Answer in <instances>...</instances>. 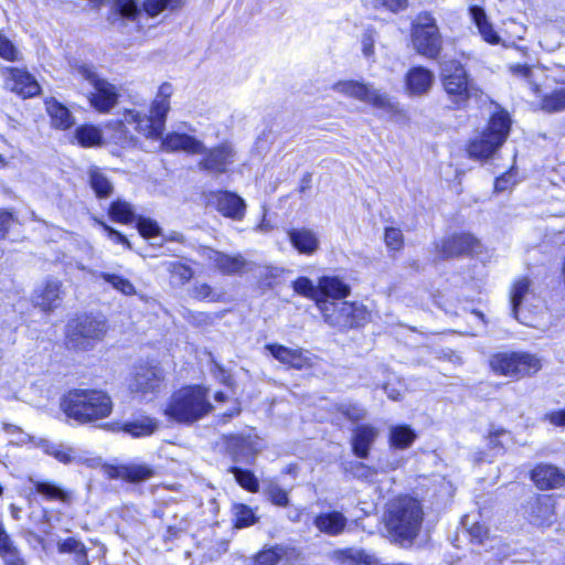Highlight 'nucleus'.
<instances>
[{
  "label": "nucleus",
  "mask_w": 565,
  "mask_h": 565,
  "mask_svg": "<svg viewBox=\"0 0 565 565\" xmlns=\"http://www.w3.org/2000/svg\"><path fill=\"white\" fill-rule=\"evenodd\" d=\"M424 520L420 502L408 495L391 500L384 513V523L392 539L399 543H413Z\"/></svg>",
  "instance_id": "1"
},
{
  "label": "nucleus",
  "mask_w": 565,
  "mask_h": 565,
  "mask_svg": "<svg viewBox=\"0 0 565 565\" xmlns=\"http://www.w3.org/2000/svg\"><path fill=\"white\" fill-rule=\"evenodd\" d=\"M61 408L67 417L86 424L109 416L113 402L102 391L72 390L62 398Z\"/></svg>",
  "instance_id": "2"
},
{
  "label": "nucleus",
  "mask_w": 565,
  "mask_h": 565,
  "mask_svg": "<svg viewBox=\"0 0 565 565\" xmlns=\"http://www.w3.org/2000/svg\"><path fill=\"white\" fill-rule=\"evenodd\" d=\"M212 408L205 388L188 386L171 396L164 413L178 423L191 424L206 416Z\"/></svg>",
  "instance_id": "3"
},
{
  "label": "nucleus",
  "mask_w": 565,
  "mask_h": 565,
  "mask_svg": "<svg viewBox=\"0 0 565 565\" xmlns=\"http://www.w3.org/2000/svg\"><path fill=\"white\" fill-rule=\"evenodd\" d=\"M440 81L450 103L449 108L462 109L472 97L479 94V88L458 61L451 60L443 64Z\"/></svg>",
  "instance_id": "4"
},
{
  "label": "nucleus",
  "mask_w": 565,
  "mask_h": 565,
  "mask_svg": "<svg viewBox=\"0 0 565 565\" xmlns=\"http://www.w3.org/2000/svg\"><path fill=\"white\" fill-rule=\"evenodd\" d=\"M107 329V321L103 316H78L66 326V345L74 350H89L103 340Z\"/></svg>",
  "instance_id": "5"
},
{
  "label": "nucleus",
  "mask_w": 565,
  "mask_h": 565,
  "mask_svg": "<svg viewBox=\"0 0 565 565\" xmlns=\"http://www.w3.org/2000/svg\"><path fill=\"white\" fill-rule=\"evenodd\" d=\"M511 127L509 114L500 110L492 115L484 131L476 137L468 147L471 158L488 159L505 141Z\"/></svg>",
  "instance_id": "6"
},
{
  "label": "nucleus",
  "mask_w": 565,
  "mask_h": 565,
  "mask_svg": "<svg viewBox=\"0 0 565 565\" xmlns=\"http://www.w3.org/2000/svg\"><path fill=\"white\" fill-rule=\"evenodd\" d=\"M411 36L416 52L435 60L443 50V38L436 19L429 12L418 13L412 22Z\"/></svg>",
  "instance_id": "7"
},
{
  "label": "nucleus",
  "mask_w": 565,
  "mask_h": 565,
  "mask_svg": "<svg viewBox=\"0 0 565 565\" xmlns=\"http://www.w3.org/2000/svg\"><path fill=\"white\" fill-rule=\"evenodd\" d=\"M74 72L84 81H87L93 90L88 94L90 106L99 113H109L118 103V88L102 78L95 71V67L88 64L76 65Z\"/></svg>",
  "instance_id": "8"
},
{
  "label": "nucleus",
  "mask_w": 565,
  "mask_h": 565,
  "mask_svg": "<svg viewBox=\"0 0 565 565\" xmlns=\"http://www.w3.org/2000/svg\"><path fill=\"white\" fill-rule=\"evenodd\" d=\"M489 363L495 374L514 379L531 376L542 367L540 359L526 352H499Z\"/></svg>",
  "instance_id": "9"
},
{
  "label": "nucleus",
  "mask_w": 565,
  "mask_h": 565,
  "mask_svg": "<svg viewBox=\"0 0 565 565\" xmlns=\"http://www.w3.org/2000/svg\"><path fill=\"white\" fill-rule=\"evenodd\" d=\"M319 310L329 326L340 330L358 328L370 320V312L366 307L356 302H322Z\"/></svg>",
  "instance_id": "10"
},
{
  "label": "nucleus",
  "mask_w": 565,
  "mask_h": 565,
  "mask_svg": "<svg viewBox=\"0 0 565 565\" xmlns=\"http://www.w3.org/2000/svg\"><path fill=\"white\" fill-rule=\"evenodd\" d=\"M332 89L335 93L367 103L380 109H386L390 107L387 95L382 94L371 84L359 81H339L332 85Z\"/></svg>",
  "instance_id": "11"
},
{
  "label": "nucleus",
  "mask_w": 565,
  "mask_h": 565,
  "mask_svg": "<svg viewBox=\"0 0 565 565\" xmlns=\"http://www.w3.org/2000/svg\"><path fill=\"white\" fill-rule=\"evenodd\" d=\"M207 205L213 206L223 216L242 221L245 216V201L230 191H212L206 196Z\"/></svg>",
  "instance_id": "12"
},
{
  "label": "nucleus",
  "mask_w": 565,
  "mask_h": 565,
  "mask_svg": "<svg viewBox=\"0 0 565 565\" xmlns=\"http://www.w3.org/2000/svg\"><path fill=\"white\" fill-rule=\"evenodd\" d=\"M164 376L161 367L156 365H139L129 382V390L131 393L147 395L156 393L160 390Z\"/></svg>",
  "instance_id": "13"
},
{
  "label": "nucleus",
  "mask_w": 565,
  "mask_h": 565,
  "mask_svg": "<svg viewBox=\"0 0 565 565\" xmlns=\"http://www.w3.org/2000/svg\"><path fill=\"white\" fill-rule=\"evenodd\" d=\"M201 154L204 156L198 163L200 170L221 174L234 162L235 150L230 142H223L211 149L205 148Z\"/></svg>",
  "instance_id": "14"
},
{
  "label": "nucleus",
  "mask_w": 565,
  "mask_h": 565,
  "mask_svg": "<svg viewBox=\"0 0 565 565\" xmlns=\"http://www.w3.org/2000/svg\"><path fill=\"white\" fill-rule=\"evenodd\" d=\"M525 513L532 524L537 526H548L554 522V500L548 495L532 498L526 502Z\"/></svg>",
  "instance_id": "15"
},
{
  "label": "nucleus",
  "mask_w": 565,
  "mask_h": 565,
  "mask_svg": "<svg viewBox=\"0 0 565 565\" xmlns=\"http://www.w3.org/2000/svg\"><path fill=\"white\" fill-rule=\"evenodd\" d=\"M479 245L478 239L471 234L462 233L452 235L436 245L441 258H451L472 252Z\"/></svg>",
  "instance_id": "16"
},
{
  "label": "nucleus",
  "mask_w": 565,
  "mask_h": 565,
  "mask_svg": "<svg viewBox=\"0 0 565 565\" xmlns=\"http://www.w3.org/2000/svg\"><path fill=\"white\" fill-rule=\"evenodd\" d=\"M62 282L55 278H49L33 294V302L43 311H52L61 305Z\"/></svg>",
  "instance_id": "17"
},
{
  "label": "nucleus",
  "mask_w": 565,
  "mask_h": 565,
  "mask_svg": "<svg viewBox=\"0 0 565 565\" xmlns=\"http://www.w3.org/2000/svg\"><path fill=\"white\" fill-rule=\"evenodd\" d=\"M380 435L379 428L370 424H361L352 429L351 446L353 454L366 459L370 450Z\"/></svg>",
  "instance_id": "18"
},
{
  "label": "nucleus",
  "mask_w": 565,
  "mask_h": 565,
  "mask_svg": "<svg viewBox=\"0 0 565 565\" xmlns=\"http://www.w3.org/2000/svg\"><path fill=\"white\" fill-rule=\"evenodd\" d=\"M124 122L135 125V129L140 135L154 140L161 139L164 130L161 120L157 121L151 115H141L136 110H126Z\"/></svg>",
  "instance_id": "19"
},
{
  "label": "nucleus",
  "mask_w": 565,
  "mask_h": 565,
  "mask_svg": "<svg viewBox=\"0 0 565 565\" xmlns=\"http://www.w3.org/2000/svg\"><path fill=\"white\" fill-rule=\"evenodd\" d=\"M531 478L542 490L559 488L565 483V473L553 465H537L531 472Z\"/></svg>",
  "instance_id": "20"
},
{
  "label": "nucleus",
  "mask_w": 565,
  "mask_h": 565,
  "mask_svg": "<svg viewBox=\"0 0 565 565\" xmlns=\"http://www.w3.org/2000/svg\"><path fill=\"white\" fill-rule=\"evenodd\" d=\"M434 73L426 67H412L405 78L406 90L409 95L422 96L427 94L434 84Z\"/></svg>",
  "instance_id": "21"
},
{
  "label": "nucleus",
  "mask_w": 565,
  "mask_h": 565,
  "mask_svg": "<svg viewBox=\"0 0 565 565\" xmlns=\"http://www.w3.org/2000/svg\"><path fill=\"white\" fill-rule=\"evenodd\" d=\"M110 479H122L129 482H142L154 476V470L146 463H132L107 468Z\"/></svg>",
  "instance_id": "22"
},
{
  "label": "nucleus",
  "mask_w": 565,
  "mask_h": 565,
  "mask_svg": "<svg viewBox=\"0 0 565 565\" xmlns=\"http://www.w3.org/2000/svg\"><path fill=\"white\" fill-rule=\"evenodd\" d=\"M141 14L138 0H113L108 21L113 25L122 26L125 21L136 22Z\"/></svg>",
  "instance_id": "23"
},
{
  "label": "nucleus",
  "mask_w": 565,
  "mask_h": 565,
  "mask_svg": "<svg viewBox=\"0 0 565 565\" xmlns=\"http://www.w3.org/2000/svg\"><path fill=\"white\" fill-rule=\"evenodd\" d=\"M162 147L169 151L183 150L192 154H199L205 151L204 143L193 136L186 134L172 132L162 140Z\"/></svg>",
  "instance_id": "24"
},
{
  "label": "nucleus",
  "mask_w": 565,
  "mask_h": 565,
  "mask_svg": "<svg viewBox=\"0 0 565 565\" xmlns=\"http://www.w3.org/2000/svg\"><path fill=\"white\" fill-rule=\"evenodd\" d=\"M7 86L24 98L33 97L40 92L38 82L29 73L19 68L11 70Z\"/></svg>",
  "instance_id": "25"
},
{
  "label": "nucleus",
  "mask_w": 565,
  "mask_h": 565,
  "mask_svg": "<svg viewBox=\"0 0 565 565\" xmlns=\"http://www.w3.org/2000/svg\"><path fill=\"white\" fill-rule=\"evenodd\" d=\"M206 257L224 275L239 274L246 265V260L242 255L231 256L212 248L206 250Z\"/></svg>",
  "instance_id": "26"
},
{
  "label": "nucleus",
  "mask_w": 565,
  "mask_h": 565,
  "mask_svg": "<svg viewBox=\"0 0 565 565\" xmlns=\"http://www.w3.org/2000/svg\"><path fill=\"white\" fill-rule=\"evenodd\" d=\"M265 348L276 360L294 369L302 370L309 365V359L300 350L280 344H267Z\"/></svg>",
  "instance_id": "27"
},
{
  "label": "nucleus",
  "mask_w": 565,
  "mask_h": 565,
  "mask_svg": "<svg viewBox=\"0 0 565 565\" xmlns=\"http://www.w3.org/2000/svg\"><path fill=\"white\" fill-rule=\"evenodd\" d=\"M348 523V519L339 511H331L318 514L315 520V526L321 532L330 536L341 534Z\"/></svg>",
  "instance_id": "28"
},
{
  "label": "nucleus",
  "mask_w": 565,
  "mask_h": 565,
  "mask_svg": "<svg viewBox=\"0 0 565 565\" xmlns=\"http://www.w3.org/2000/svg\"><path fill=\"white\" fill-rule=\"evenodd\" d=\"M288 237L292 246L301 254L311 255L319 248L317 234L309 228H292L288 231Z\"/></svg>",
  "instance_id": "29"
},
{
  "label": "nucleus",
  "mask_w": 565,
  "mask_h": 565,
  "mask_svg": "<svg viewBox=\"0 0 565 565\" xmlns=\"http://www.w3.org/2000/svg\"><path fill=\"white\" fill-rule=\"evenodd\" d=\"M318 290L321 291V301L326 303H337L332 299H342L350 294V287L338 277L324 276L319 279Z\"/></svg>",
  "instance_id": "30"
},
{
  "label": "nucleus",
  "mask_w": 565,
  "mask_h": 565,
  "mask_svg": "<svg viewBox=\"0 0 565 565\" xmlns=\"http://www.w3.org/2000/svg\"><path fill=\"white\" fill-rule=\"evenodd\" d=\"M226 448L234 461L246 460L256 452V446L250 436L231 435L226 439Z\"/></svg>",
  "instance_id": "31"
},
{
  "label": "nucleus",
  "mask_w": 565,
  "mask_h": 565,
  "mask_svg": "<svg viewBox=\"0 0 565 565\" xmlns=\"http://www.w3.org/2000/svg\"><path fill=\"white\" fill-rule=\"evenodd\" d=\"M45 108L54 128L66 130L75 124V119L70 109L57 100L53 98L46 100Z\"/></svg>",
  "instance_id": "32"
},
{
  "label": "nucleus",
  "mask_w": 565,
  "mask_h": 565,
  "mask_svg": "<svg viewBox=\"0 0 565 565\" xmlns=\"http://www.w3.org/2000/svg\"><path fill=\"white\" fill-rule=\"evenodd\" d=\"M87 181L98 199H107L114 192L113 182L98 167L93 166L88 168Z\"/></svg>",
  "instance_id": "33"
},
{
  "label": "nucleus",
  "mask_w": 565,
  "mask_h": 565,
  "mask_svg": "<svg viewBox=\"0 0 565 565\" xmlns=\"http://www.w3.org/2000/svg\"><path fill=\"white\" fill-rule=\"evenodd\" d=\"M158 422L154 418L140 415L126 422L121 429L135 438H141L152 435L158 429Z\"/></svg>",
  "instance_id": "34"
},
{
  "label": "nucleus",
  "mask_w": 565,
  "mask_h": 565,
  "mask_svg": "<svg viewBox=\"0 0 565 565\" xmlns=\"http://www.w3.org/2000/svg\"><path fill=\"white\" fill-rule=\"evenodd\" d=\"M531 286L532 282L527 277L516 279L512 286L510 303L512 315L516 320H521L519 313L522 303L533 296Z\"/></svg>",
  "instance_id": "35"
},
{
  "label": "nucleus",
  "mask_w": 565,
  "mask_h": 565,
  "mask_svg": "<svg viewBox=\"0 0 565 565\" xmlns=\"http://www.w3.org/2000/svg\"><path fill=\"white\" fill-rule=\"evenodd\" d=\"M172 94V86L169 83H163L159 87V92L152 102L150 115L157 120H161V125L166 126V117L170 110V96Z\"/></svg>",
  "instance_id": "36"
},
{
  "label": "nucleus",
  "mask_w": 565,
  "mask_h": 565,
  "mask_svg": "<svg viewBox=\"0 0 565 565\" xmlns=\"http://www.w3.org/2000/svg\"><path fill=\"white\" fill-rule=\"evenodd\" d=\"M469 12L482 39L488 43L498 44L500 42V36L488 22L484 10L478 6H472L470 7Z\"/></svg>",
  "instance_id": "37"
},
{
  "label": "nucleus",
  "mask_w": 565,
  "mask_h": 565,
  "mask_svg": "<svg viewBox=\"0 0 565 565\" xmlns=\"http://www.w3.org/2000/svg\"><path fill=\"white\" fill-rule=\"evenodd\" d=\"M40 447L43 451L62 463H71L76 460L75 450L63 444H55L49 440H41Z\"/></svg>",
  "instance_id": "38"
},
{
  "label": "nucleus",
  "mask_w": 565,
  "mask_h": 565,
  "mask_svg": "<svg viewBox=\"0 0 565 565\" xmlns=\"http://www.w3.org/2000/svg\"><path fill=\"white\" fill-rule=\"evenodd\" d=\"M415 439V431L407 425H396L390 428V443L395 448H408Z\"/></svg>",
  "instance_id": "39"
},
{
  "label": "nucleus",
  "mask_w": 565,
  "mask_h": 565,
  "mask_svg": "<svg viewBox=\"0 0 565 565\" xmlns=\"http://www.w3.org/2000/svg\"><path fill=\"white\" fill-rule=\"evenodd\" d=\"M74 139L82 147H95L102 143V131L93 125H82L75 129Z\"/></svg>",
  "instance_id": "40"
},
{
  "label": "nucleus",
  "mask_w": 565,
  "mask_h": 565,
  "mask_svg": "<svg viewBox=\"0 0 565 565\" xmlns=\"http://www.w3.org/2000/svg\"><path fill=\"white\" fill-rule=\"evenodd\" d=\"M541 109L545 113H561L565 110V87L554 89L541 99Z\"/></svg>",
  "instance_id": "41"
},
{
  "label": "nucleus",
  "mask_w": 565,
  "mask_h": 565,
  "mask_svg": "<svg viewBox=\"0 0 565 565\" xmlns=\"http://www.w3.org/2000/svg\"><path fill=\"white\" fill-rule=\"evenodd\" d=\"M29 481L34 486L38 493L50 500L56 499L62 502H67L70 499L68 493L54 483L47 481H39L34 478H30Z\"/></svg>",
  "instance_id": "42"
},
{
  "label": "nucleus",
  "mask_w": 565,
  "mask_h": 565,
  "mask_svg": "<svg viewBox=\"0 0 565 565\" xmlns=\"http://www.w3.org/2000/svg\"><path fill=\"white\" fill-rule=\"evenodd\" d=\"M97 277L104 279L106 282L111 285L114 289L121 292L125 296H132L136 295V288L132 285V282L117 274H110L106 271H100L96 274Z\"/></svg>",
  "instance_id": "43"
},
{
  "label": "nucleus",
  "mask_w": 565,
  "mask_h": 565,
  "mask_svg": "<svg viewBox=\"0 0 565 565\" xmlns=\"http://www.w3.org/2000/svg\"><path fill=\"white\" fill-rule=\"evenodd\" d=\"M109 216L113 221L128 224L135 221L132 206L122 200H116L110 204Z\"/></svg>",
  "instance_id": "44"
},
{
  "label": "nucleus",
  "mask_w": 565,
  "mask_h": 565,
  "mask_svg": "<svg viewBox=\"0 0 565 565\" xmlns=\"http://www.w3.org/2000/svg\"><path fill=\"white\" fill-rule=\"evenodd\" d=\"M228 471L234 476L236 482L245 490L256 493L259 491V482L256 476L247 469L231 467Z\"/></svg>",
  "instance_id": "45"
},
{
  "label": "nucleus",
  "mask_w": 565,
  "mask_h": 565,
  "mask_svg": "<svg viewBox=\"0 0 565 565\" xmlns=\"http://www.w3.org/2000/svg\"><path fill=\"white\" fill-rule=\"evenodd\" d=\"M232 513L236 527H246L256 523L258 518L256 516L254 510L243 503H235L232 507Z\"/></svg>",
  "instance_id": "46"
},
{
  "label": "nucleus",
  "mask_w": 565,
  "mask_h": 565,
  "mask_svg": "<svg viewBox=\"0 0 565 565\" xmlns=\"http://www.w3.org/2000/svg\"><path fill=\"white\" fill-rule=\"evenodd\" d=\"M286 551L280 546L260 552L255 559V565H286Z\"/></svg>",
  "instance_id": "47"
},
{
  "label": "nucleus",
  "mask_w": 565,
  "mask_h": 565,
  "mask_svg": "<svg viewBox=\"0 0 565 565\" xmlns=\"http://www.w3.org/2000/svg\"><path fill=\"white\" fill-rule=\"evenodd\" d=\"M57 548L60 553H74L76 561L79 564L87 563V551L85 545L73 537H68L64 541L58 542Z\"/></svg>",
  "instance_id": "48"
},
{
  "label": "nucleus",
  "mask_w": 565,
  "mask_h": 565,
  "mask_svg": "<svg viewBox=\"0 0 565 565\" xmlns=\"http://www.w3.org/2000/svg\"><path fill=\"white\" fill-rule=\"evenodd\" d=\"M294 289L296 292L313 299L320 309V305H322L321 291L318 290V286H315L309 278L299 277L296 279L294 281Z\"/></svg>",
  "instance_id": "49"
},
{
  "label": "nucleus",
  "mask_w": 565,
  "mask_h": 565,
  "mask_svg": "<svg viewBox=\"0 0 565 565\" xmlns=\"http://www.w3.org/2000/svg\"><path fill=\"white\" fill-rule=\"evenodd\" d=\"M345 472L350 473L352 477L365 481H373L377 475L376 469L360 462V461H350L345 465Z\"/></svg>",
  "instance_id": "50"
},
{
  "label": "nucleus",
  "mask_w": 565,
  "mask_h": 565,
  "mask_svg": "<svg viewBox=\"0 0 565 565\" xmlns=\"http://www.w3.org/2000/svg\"><path fill=\"white\" fill-rule=\"evenodd\" d=\"M265 493L268 497V500L277 505V507H288L289 505V495L286 490H284L278 483L270 482L266 489Z\"/></svg>",
  "instance_id": "51"
},
{
  "label": "nucleus",
  "mask_w": 565,
  "mask_h": 565,
  "mask_svg": "<svg viewBox=\"0 0 565 565\" xmlns=\"http://www.w3.org/2000/svg\"><path fill=\"white\" fill-rule=\"evenodd\" d=\"M376 41V32L374 29H365L361 35V50L366 60L375 62L374 44Z\"/></svg>",
  "instance_id": "52"
},
{
  "label": "nucleus",
  "mask_w": 565,
  "mask_h": 565,
  "mask_svg": "<svg viewBox=\"0 0 565 565\" xmlns=\"http://www.w3.org/2000/svg\"><path fill=\"white\" fill-rule=\"evenodd\" d=\"M166 268L182 285L190 281L193 277V269L190 266L179 262H169L167 263Z\"/></svg>",
  "instance_id": "53"
},
{
  "label": "nucleus",
  "mask_w": 565,
  "mask_h": 565,
  "mask_svg": "<svg viewBox=\"0 0 565 565\" xmlns=\"http://www.w3.org/2000/svg\"><path fill=\"white\" fill-rule=\"evenodd\" d=\"M180 4V0H145L143 10L151 17H154L166 9H174Z\"/></svg>",
  "instance_id": "54"
},
{
  "label": "nucleus",
  "mask_w": 565,
  "mask_h": 565,
  "mask_svg": "<svg viewBox=\"0 0 565 565\" xmlns=\"http://www.w3.org/2000/svg\"><path fill=\"white\" fill-rule=\"evenodd\" d=\"M335 409L351 422H360L365 418L366 411L358 404H339Z\"/></svg>",
  "instance_id": "55"
},
{
  "label": "nucleus",
  "mask_w": 565,
  "mask_h": 565,
  "mask_svg": "<svg viewBox=\"0 0 565 565\" xmlns=\"http://www.w3.org/2000/svg\"><path fill=\"white\" fill-rule=\"evenodd\" d=\"M509 437L510 433L503 428L490 430L487 437L488 446L493 450H501Z\"/></svg>",
  "instance_id": "56"
},
{
  "label": "nucleus",
  "mask_w": 565,
  "mask_h": 565,
  "mask_svg": "<svg viewBox=\"0 0 565 565\" xmlns=\"http://www.w3.org/2000/svg\"><path fill=\"white\" fill-rule=\"evenodd\" d=\"M137 227L143 237H156L160 235L158 223L150 218L138 217Z\"/></svg>",
  "instance_id": "57"
},
{
  "label": "nucleus",
  "mask_w": 565,
  "mask_h": 565,
  "mask_svg": "<svg viewBox=\"0 0 565 565\" xmlns=\"http://www.w3.org/2000/svg\"><path fill=\"white\" fill-rule=\"evenodd\" d=\"M385 243L388 248L398 250L403 247L404 238L401 230L395 227H387L385 230Z\"/></svg>",
  "instance_id": "58"
},
{
  "label": "nucleus",
  "mask_w": 565,
  "mask_h": 565,
  "mask_svg": "<svg viewBox=\"0 0 565 565\" xmlns=\"http://www.w3.org/2000/svg\"><path fill=\"white\" fill-rule=\"evenodd\" d=\"M193 297L199 300L218 301L220 295L207 284H196L193 288Z\"/></svg>",
  "instance_id": "59"
},
{
  "label": "nucleus",
  "mask_w": 565,
  "mask_h": 565,
  "mask_svg": "<svg viewBox=\"0 0 565 565\" xmlns=\"http://www.w3.org/2000/svg\"><path fill=\"white\" fill-rule=\"evenodd\" d=\"M185 319L194 327L210 326L213 322L211 315L205 312L188 311Z\"/></svg>",
  "instance_id": "60"
},
{
  "label": "nucleus",
  "mask_w": 565,
  "mask_h": 565,
  "mask_svg": "<svg viewBox=\"0 0 565 565\" xmlns=\"http://www.w3.org/2000/svg\"><path fill=\"white\" fill-rule=\"evenodd\" d=\"M513 174L508 172L503 173L499 178L495 179L494 182V192L497 193H503L507 191H510L512 186L514 185Z\"/></svg>",
  "instance_id": "61"
},
{
  "label": "nucleus",
  "mask_w": 565,
  "mask_h": 565,
  "mask_svg": "<svg viewBox=\"0 0 565 565\" xmlns=\"http://www.w3.org/2000/svg\"><path fill=\"white\" fill-rule=\"evenodd\" d=\"M468 533L472 541L481 544L488 536V527L484 524L475 522L468 527Z\"/></svg>",
  "instance_id": "62"
},
{
  "label": "nucleus",
  "mask_w": 565,
  "mask_h": 565,
  "mask_svg": "<svg viewBox=\"0 0 565 565\" xmlns=\"http://www.w3.org/2000/svg\"><path fill=\"white\" fill-rule=\"evenodd\" d=\"M14 222L13 213L0 209V239H3Z\"/></svg>",
  "instance_id": "63"
},
{
  "label": "nucleus",
  "mask_w": 565,
  "mask_h": 565,
  "mask_svg": "<svg viewBox=\"0 0 565 565\" xmlns=\"http://www.w3.org/2000/svg\"><path fill=\"white\" fill-rule=\"evenodd\" d=\"M17 50L14 45L3 35L0 34V56L13 61L15 60Z\"/></svg>",
  "instance_id": "64"
}]
</instances>
